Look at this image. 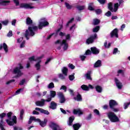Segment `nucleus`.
Segmentation results:
<instances>
[{"instance_id":"obj_6","label":"nucleus","mask_w":130,"mask_h":130,"mask_svg":"<svg viewBox=\"0 0 130 130\" xmlns=\"http://www.w3.org/2000/svg\"><path fill=\"white\" fill-rule=\"evenodd\" d=\"M23 69V66L22 64H18V66L15 67L13 69V73L15 75V78H19V77H21V76H23V72L21 71Z\"/></svg>"},{"instance_id":"obj_12","label":"nucleus","mask_w":130,"mask_h":130,"mask_svg":"<svg viewBox=\"0 0 130 130\" xmlns=\"http://www.w3.org/2000/svg\"><path fill=\"white\" fill-rule=\"evenodd\" d=\"M97 38V34H94V35L91 36L90 38L86 40V44H90L94 42V40Z\"/></svg>"},{"instance_id":"obj_28","label":"nucleus","mask_w":130,"mask_h":130,"mask_svg":"<svg viewBox=\"0 0 130 130\" xmlns=\"http://www.w3.org/2000/svg\"><path fill=\"white\" fill-rule=\"evenodd\" d=\"M56 106H57V105L56 104V103L54 102H52L50 103V106H49V108H50V109H56Z\"/></svg>"},{"instance_id":"obj_54","label":"nucleus","mask_w":130,"mask_h":130,"mask_svg":"<svg viewBox=\"0 0 130 130\" xmlns=\"http://www.w3.org/2000/svg\"><path fill=\"white\" fill-rule=\"evenodd\" d=\"M7 36L8 37H12V36H13V31H12V30H10L7 34Z\"/></svg>"},{"instance_id":"obj_38","label":"nucleus","mask_w":130,"mask_h":130,"mask_svg":"<svg viewBox=\"0 0 130 130\" xmlns=\"http://www.w3.org/2000/svg\"><path fill=\"white\" fill-rule=\"evenodd\" d=\"M85 6H78L77 7V9L78 11H83V10H85Z\"/></svg>"},{"instance_id":"obj_49","label":"nucleus","mask_w":130,"mask_h":130,"mask_svg":"<svg viewBox=\"0 0 130 130\" xmlns=\"http://www.w3.org/2000/svg\"><path fill=\"white\" fill-rule=\"evenodd\" d=\"M23 115H24V110H21L20 111V119H23Z\"/></svg>"},{"instance_id":"obj_41","label":"nucleus","mask_w":130,"mask_h":130,"mask_svg":"<svg viewBox=\"0 0 130 130\" xmlns=\"http://www.w3.org/2000/svg\"><path fill=\"white\" fill-rule=\"evenodd\" d=\"M77 26H76V24H73L70 28V30L71 31V32H74L76 29Z\"/></svg>"},{"instance_id":"obj_33","label":"nucleus","mask_w":130,"mask_h":130,"mask_svg":"<svg viewBox=\"0 0 130 130\" xmlns=\"http://www.w3.org/2000/svg\"><path fill=\"white\" fill-rule=\"evenodd\" d=\"M68 68H66V67H63L62 69H61V72L63 74V75H64L65 76H68Z\"/></svg>"},{"instance_id":"obj_15","label":"nucleus","mask_w":130,"mask_h":130,"mask_svg":"<svg viewBox=\"0 0 130 130\" xmlns=\"http://www.w3.org/2000/svg\"><path fill=\"white\" fill-rule=\"evenodd\" d=\"M45 102H46V100L42 99L41 101L36 102V104L37 106H40V107H42L45 105Z\"/></svg>"},{"instance_id":"obj_32","label":"nucleus","mask_w":130,"mask_h":130,"mask_svg":"<svg viewBox=\"0 0 130 130\" xmlns=\"http://www.w3.org/2000/svg\"><path fill=\"white\" fill-rule=\"evenodd\" d=\"M73 126L74 130H78L80 127H81V125L80 123H76L74 124Z\"/></svg>"},{"instance_id":"obj_52","label":"nucleus","mask_w":130,"mask_h":130,"mask_svg":"<svg viewBox=\"0 0 130 130\" xmlns=\"http://www.w3.org/2000/svg\"><path fill=\"white\" fill-rule=\"evenodd\" d=\"M73 21H74V18H72L67 24H66V27H69V25L70 24L73 22Z\"/></svg>"},{"instance_id":"obj_50","label":"nucleus","mask_w":130,"mask_h":130,"mask_svg":"<svg viewBox=\"0 0 130 130\" xmlns=\"http://www.w3.org/2000/svg\"><path fill=\"white\" fill-rule=\"evenodd\" d=\"M60 90H63L64 92H67V86L64 85H62L60 87Z\"/></svg>"},{"instance_id":"obj_3","label":"nucleus","mask_w":130,"mask_h":130,"mask_svg":"<svg viewBox=\"0 0 130 130\" xmlns=\"http://www.w3.org/2000/svg\"><path fill=\"white\" fill-rule=\"evenodd\" d=\"M38 27L37 26H31L28 27V29L25 31V37L28 40L30 36H34L35 33L37 32Z\"/></svg>"},{"instance_id":"obj_4","label":"nucleus","mask_w":130,"mask_h":130,"mask_svg":"<svg viewBox=\"0 0 130 130\" xmlns=\"http://www.w3.org/2000/svg\"><path fill=\"white\" fill-rule=\"evenodd\" d=\"M12 112H9L7 113V117L8 119H6V122L8 125H14L17 123V117L16 116H13L12 117Z\"/></svg>"},{"instance_id":"obj_13","label":"nucleus","mask_w":130,"mask_h":130,"mask_svg":"<svg viewBox=\"0 0 130 130\" xmlns=\"http://www.w3.org/2000/svg\"><path fill=\"white\" fill-rule=\"evenodd\" d=\"M57 95L59 99L60 103H64V102H66V98H64V96L63 95V93H62V92H58Z\"/></svg>"},{"instance_id":"obj_16","label":"nucleus","mask_w":130,"mask_h":130,"mask_svg":"<svg viewBox=\"0 0 130 130\" xmlns=\"http://www.w3.org/2000/svg\"><path fill=\"white\" fill-rule=\"evenodd\" d=\"M50 127L53 130H61V128L59 126L54 123H51L50 124Z\"/></svg>"},{"instance_id":"obj_8","label":"nucleus","mask_w":130,"mask_h":130,"mask_svg":"<svg viewBox=\"0 0 130 130\" xmlns=\"http://www.w3.org/2000/svg\"><path fill=\"white\" fill-rule=\"evenodd\" d=\"M107 116L111 122H119V118L116 116L115 113L109 112L107 113Z\"/></svg>"},{"instance_id":"obj_21","label":"nucleus","mask_w":130,"mask_h":130,"mask_svg":"<svg viewBox=\"0 0 130 130\" xmlns=\"http://www.w3.org/2000/svg\"><path fill=\"white\" fill-rule=\"evenodd\" d=\"M35 109L37 111H40L41 113H44V114H46L47 115H48L49 114V112H48V111L45 110L43 109H41L40 108H36Z\"/></svg>"},{"instance_id":"obj_24","label":"nucleus","mask_w":130,"mask_h":130,"mask_svg":"<svg viewBox=\"0 0 130 130\" xmlns=\"http://www.w3.org/2000/svg\"><path fill=\"white\" fill-rule=\"evenodd\" d=\"M33 120H34V121H35L36 122H37V121H40V119H36L35 117L31 116L28 121V124H31V123H32V121Z\"/></svg>"},{"instance_id":"obj_22","label":"nucleus","mask_w":130,"mask_h":130,"mask_svg":"<svg viewBox=\"0 0 130 130\" xmlns=\"http://www.w3.org/2000/svg\"><path fill=\"white\" fill-rule=\"evenodd\" d=\"M74 120H75V117L73 116H72L69 118V120L68 121V124L69 125V126H72L73 125V122H74Z\"/></svg>"},{"instance_id":"obj_36","label":"nucleus","mask_w":130,"mask_h":130,"mask_svg":"<svg viewBox=\"0 0 130 130\" xmlns=\"http://www.w3.org/2000/svg\"><path fill=\"white\" fill-rule=\"evenodd\" d=\"M86 77L87 80H92V78H91V72L88 71L87 73L86 74Z\"/></svg>"},{"instance_id":"obj_29","label":"nucleus","mask_w":130,"mask_h":130,"mask_svg":"<svg viewBox=\"0 0 130 130\" xmlns=\"http://www.w3.org/2000/svg\"><path fill=\"white\" fill-rule=\"evenodd\" d=\"M102 66V61L100 60H98L94 64V68H100Z\"/></svg>"},{"instance_id":"obj_5","label":"nucleus","mask_w":130,"mask_h":130,"mask_svg":"<svg viewBox=\"0 0 130 130\" xmlns=\"http://www.w3.org/2000/svg\"><path fill=\"white\" fill-rule=\"evenodd\" d=\"M14 3L15 4V6H16V7L19 6V8H18V9H26V10L29 9H34V7L31 6V4L27 3L20 4L19 0H14Z\"/></svg>"},{"instance_id":"obj_1","label":"nucleus","mask_w":130,"mask_h":130,"mask_svg":"<svg viewBox=\"0 0 130 130\" xmlns=\"http://www.w3.org/2000/svg\"><path fill=\"white\" fill-rule=\"evenodd\" d=\"M59 35L61 38L66 37V39L62 40H57L55 42V44L57 49L60 50V49L62 48L63 50H67L68 48H69V44L68 43V41H70L71 40V35H67L66 33L60 31L59 33Z\"/></svg>"},{"instance_id":"obj_18","label":"nucleus","mask_w":130,"mask_h":130,"mask_svg":"<svg viewBox=\"0 0 130 130\" xmlns=\"http://www.w3.org/2000/svg\"><path fill=\"white\" fill-rule=\"evenodd\" d=\"M4 49V51H5L6 53H8L9 51V48H8V45L6 43H3V44H1L0 45V50Z\"/></svg>"},{"instance_id":"obj_58","label":"nucleus","mask_w":130,"mask_h":130,"mask_svg":"<svg viewBox=\"0 0 130 130\" xmlns=\"http://www.w3.org/2000/svg\"><path fill=\"white\" fill-rule=\"evenodd\" d=\"M98 1L99 2V3H100V4H101V5H103L105 4V2H106V0H98Z\"/></svg>"},{"instance_id":"obj_48","label":"nucleus","mask_w":130,"mask_h":130,"mask_svg":"<svg viewBox=\"0 0 130 130\" xmlns=\"http://www.w3.org/2000/svg\"><path fill=\"white\" fill-rule=\"evenodd\" d=\"M111 45V44H110V43L108 44V45H107V42H106L104 43V46H105V48H109L110 47Z\"/></svg>"},{"instance_id":"obj_11","label":"nucleus","mask_w":130,"mask_h":130,"mask_svg":"<svg viewBox=\"0 0 130 130\" xmlns=\"http://www.w3.org/2000/svg\"><path fill=\"white\" fill-rule=\"evenodd\" d=\"M56 96V92L54 90L50 91V95L48 94L46 96V102H50L51 101L52 98H54Z\"/></svg>"},{"instance_id":"obj_23","label":"nucleus","mask_w":130,"mask_h":130,"mask_svg":"<svg viewBox=\"0 0 130 130\" xmlns=\"http://www.w3.org/2000/svg\"><path fill=\"white\" fill-rule=\"evenodd\" d=\"M37 122H39L40 125L42 127H44V126H46V124L47 123V119H44V121H41L40 119V121H37Z\"/></svg>"},{"instance_id":"obj_30","label":"nucleus","mask_w":130,"mask_h":130,"mask_svg":"<svg viewBox=\"0 0 130 130\" xmlns=\"http://www.w3.org/2000/svg\"><path fill=\"white\" fill-rule=\"evenodd\" d=\"M95 89L96 92H98V93H102V90H103L102 87L99 85H96L95 87Z\"/></svg>"},{"instance_id":"obj_2","label":"nucleus","mask_w":130,"mask_h":130,"mask_svg":"<svg viewBox=\"0 0 130 130\" xmlns=\"http://www.w3.org/2000/svg\"><path fill=\"white\" fill-rule=\"evenodd\" d=\"M44 57V55H42L41 56L38 57L36 59L34 56L29 57V61L27 62V63L26 64L27 69H29V68H30V63H31L32 61H38V62L36 64L35 68H36L37 71H39V70H40V62H41V58H43Z\"/></svg>"},{"instance_id":"obj_27","label":"nucleus","mask_w":130,"mask_h":130,"mask_svg":"<svg viewBox=\"0 0 130 130\" xmlns=\"http://www.w3.org/2000/svg\"><path fill=\"white\" fill-rule=\"evenodd\" d=\"M74 114H78V115H82L83 114V111L80 109H74L73 110Z\"/></svg>"},{"instance_id":"obj_26","label":"nucleus","mask_w":130,"mask_h":130,"mask_svg":"<svg viewBox=\"0 0 130 130\" xmlns=\"http://www.w3.org/2000/svg\"><path fill=\"white\" fill-rule=\"evenodd\" d=\"M60 30H61V28H58L56 31V33H53L51 35H50L47 38V39H50L51 38V37H52V36H54L55 37H56L57 36V33H58V32H59V31H60Z\"/></svg>"},{"instance_id":"obj_19","label":"nucleus","mask_w":130,"mask_h":130,"mask_svg":"<svg viewBox=\"0 0 130 130\" xmlns=\"http://www.w3.org/2000/svg\"><path fill=\"white\" fill-rule=\"evenodd\" d=\"M81 89H82V90H84V91H89V88H90V89H93V86H92V85L89 84L88 85V87L85 85L83 84L81 86Z\"/></svg>"},{"instance_id":"obj_63","label":"nucleus","mask_w":130,"mask_h":130,"mask_svg":"<svg viewBox=\"0 0 130 130\" xmlns=\"http://www.w3.org/2000/svg\"><path fill=\"white\" fill-rule=\"evenodd\" d=\"M92 118V114H89L86 117L87 120H90Z\"/></svg>"},{"instance_id":"obj_60","label":"nucleus","mask_w":130,"mask_h":130,"mask_svg":"<svg viewBox=\"0 0 130 130\" xmlns=\"http://www.w3.org/2000/svg\"><path fill=\"white\" fill-rule=\"evenodd\" d=\"M80 58L81 60L84 61V60H85V59L86 58V56H85V55H80Z\"/></svg>"},{"instance_id":"obj_17","label":"nucleus","mask_w":130,"mask_h":130,"mask_svg":"<svg viewBox=\"0 0 130 130\" xmlns=\"http://www.w3.org/2000/svg\"><path fill=\"white\" fill-rule=\"evenodd\" d=\"M111 37L112 38L114 36L116 38H118V29L115 28L111 33Z\"/></svg>"},{"instance_id":"obj_61","label":"nucleus","mask_w":130,"mask_h":130,"mask_svg":"<svg viewBox=\"0 0 130 130\" xmlns=\"http://www.w3.org/2000/svg\"><path fill=\"white\" fill-rule=\"evenodd\" d=\"M105 16L107 17H110V16H111V12L110 11H108L107 13H106Z\"/></svg>"},{"instance_id":"obj_37","label":"nucleus","mask_w":130,"mask_h":130,"mask_svg":"<svg viewBox=\"0 0 130 130\" xmlns=\"http://www.w3.org/2000/svg\"><path fill=\"white\" fill-rule=\"evenodd\" d=\"M32 23H33V21H32L31 18H29V17H27L26 18V24H27V25H30V24H32Z\"/></svg>"},{"instance_id":"obj_39","label":"nucleus","mask_w":130,"mask_h":130,"mask_svg":"<svg viewBox=\"0 0 130 130\" xmlns=\"http://www.w3.org/2000/svg\"><path fill=\"white\" fill-rule=\"evenodd\" d=\"M58 77L61 80H64L66 79V76L62 74H59L58 75Z\"/></svg>"},{"instance_id":"obj_44","label":"nucleus","mask_w":130,"mask_h":130,"mask_svg":"<svg viewBox=\"0 0 130 130\" xmlns=\"http://www.w3.org/2000/svg\"><path fill=\"white\" fill-rule=\"evenodd\" d=\"M22 91H24V88L19 89L18 90H16V91L15 92V95H19V94H20V93H21Z\"/></svg>"},{"instance_id":"obj_14","label":"nucleus","mask_w":130,"mask_h":130,"mask_svg":"<svg viewBox=\"0 0 130 130\" xmlns=\"http://www.w3.org/2000/svg\"><path fill=\"white\" fill-rule=\"evenodd\" d=\"M114 82L115 83L116 87L119 90L122 88V83H121L117 78H114Z\"/></svg>"},{"instance_id":"obj_31","label":"nucleus","mask_w":130,"mask_h":130,"mask_svg":"<svg viewBox=\"0 0 130 130\" xmlns=\"http://www.w3.org/2000/svg\"><path fill=\"white\" fill-rule=\"evenodd\" d=\"M117 76L118 77V76L120 75L122 76V77H124V71L123 70H118L117 71Z\"/></svg>"},{"instance_id":"obj_34","label":"nucleus","mask_w":130,"mask_h":130,"mask_svg":"<svg viewBox=\"0 0 130 130\" xmlns=\"http://www.w3.org/2000/svg\"><path fill=\"white\" fill-rule=\"evenodd\" d=\"M94 4L91 3L88 4V9L89 11H94Z\"/></svg>"},{"instance_id":"obj_53","label":"nucleus","mask_w":130,"mask_h":130,"mask_svg":"<svg viewBox=\"0 0 130 130\" xmlns=\"http://www.w3.org/2000/svg\"><path fill=\"white\" fill-rule=\"evenodd\" d=\"M26 41H23L21 43V44H20V48H23V47H25V43Z\"/></svg>"},{"instance_id":"obj_40","label":"nucleus","mask_w":130,"mask_h":130,"mask_svg":"<svg viewBox=\"0 0 130 130\" xmlns=\"http://www.w3.org/2000/svg\"><path fill=\"white\" fill-rule=\"evenodd\" d=\"M65 6H66L67 9H68V10H71V9H72V8H73V6L70 5L68 3H65Z\"/></svg>"},{"instance_id":"obj_55","label":"nucleus","mask_w":130,"mask_h":130,"mask_svg":"<svg viewBox=\"0 0 130 130\" xmlns=\"http://www.w3.org/2000/svg\"><path fill=\"white\" fill-rule=\"evenodd\" d=\"M25 82H26V80H25V79H22V80L20 81V83H19V85H20L21 86L24 85V84H25Z\"/></svg>"},{"instance_id":"obj_10","label":"nucleus","mask_w":130,"mask_h":130,"mask_svg":"<svg viewBox=\"0 0 130 130\" xmlns=\"http://www.w3.org/2000/svg\"><path fill=\"white\" fill-rule=\"evenodd\" d=\"M90 50H87L85 52V55H90V54H99L100 51L99 49H98L95 47H93L90 48Z\"/></svg>"},{"instance_id":"obj_42","label":"nucleus","mask_w":130,"mask_h":130,"mask_svg":"<svg viewBox=\"0 0 130 130\" xmlns=\"http://www.w3.org/2000/svg\"><path fill=\"white\" fill-rule=\"evenodd\" d=\"M48 89H53V88H54V83L53 82L50 83L48 85Z\"/></svg>"},{"instance_id":"obj_20","label":"nucleus","mask_w":130,"mask_h":130,"mask_svg":"<svg viewBox=\"0 0 130 130\" xmlns=\"http://www.w3.org/2000/svg\"><path fill=\"white\" fill-rule=\"evenodd\" d=\"M118 105L117 102L116 101L113 100H111L109 101V106L110 108H113L114 106H116Z\"/></svg>"},{"instance_id":"obj_62","label":"nucleus","mask_w":130,"mask_h":130,"mask_svg":"<svg viewBox=\"0 0 130 130\" xmlns=\"http://www.w3.org/2000/svg\"><path fill=\"white\" fill-rule=\"evenodd\" d=\"M118 52V49L117 48L114 49L113 51V54H116Z\"/></svg>"},{"instance_id":"obj_46","label":"nucleus","mask_w":130,"mask_h":130,"mask_svg":"<svg viewBox=\"0 0 130 130\" xmlns=\"http://www.w3.org/2000/svg\"><path fill=\"white\" fill-rule=\"evenodd\" d=\"M100 23V20L99 19H94L93 20V25H98Z\"/></svg>"},{"instance_id":"obj_57","label":"nucleus","mask_w":130,"mask_h":130,"mask_svg":"<svg viewBox=\"0 0 130 130\" xmlns=\"http://www.w3.org/2000/svg\"><path fill=\"white\" fill-rule=\"evenodd\" d=\"M114 111V112H118L119 111V109L117 108H114V107H113V108H111Z\"/></svg>"},{"instance_id":"obj_9","label":"nucleus","mask_w":130,"mask_h":130,"mask_svg":"<svg viewBox=\"0 0 130 130\" xmlns=\"http://www.w3.org/2000/svg\"><path fill=\"white\" fill-rule=\"evenodd\" d=\"M49 25V23L47 22L46 19L45 18H41L39 21V29H41L43 28V27H46Z\"/></svg>"},{"instance_id":"obj_47","label":"nucleus","mask_w":130,"mask_h":130,"mask_svg":"<svg viewBox=\"0 0 130 130\" xmlns=\"http://www.w3.org/2000/svg\"><path fill=\"white\" fill-rule=\"evenodd\" d=\"M69 80L70 81H74L75 80V74L69 76Z\"/></svg>"},{"instance_id":"obj_59","label":"nucleus","mask_w":130,"mask_h":130,"mask_svg":"<svg viewBox=\"0 0 130 130\" xmlns=\"http://www.w3.org/2000/svg\"><path fill=\"white\" fill-rule=\"evenodd\" d=\"M51 60V58H47L46 61L45 62V64H48V63L50 62Z\"/></svg>"},{"instance_id":"obj_7","label":"nucleus","mask_w":130,"mask_h":130,"mask_svg":"<svg viewBox=\"0 0 130 130\" xmlns=\"http://www.w3.org/2000/svg\"><path fill=\"white\" fill-rule=\"evenodd\" d=\"M119 2V4L118 3H116L114 5V8L113 7V5L112 3H110L108 4V9L109 10H110V11L111 12H117V10H118V7H119V6H120V5H121V4H122V3H123V1L122 0H118Z\"/></svg>"},{"instance_id":"obj_56","label":"nucleus","mask_w":130,"mask_h":130,"mask_svg":"<svg viewBox=\"0 0 130 130\" xmlns=\"http://www.w3.org/2000/svg\"><path fill=\"white\" fill-rule=\"evenodd\" d=\"M93 112H94V113L96 114V115H100V113H99V111L97 109H94L93 110Z\"/></svg>"},{"instance_id":"obj_51","label":"nucleus","mask_w":130,"mask_h":130,"mask_svg":"<svg viewBox=\"0 0 130 130\" xmlns=\"http://www.w3.org/2000/svg\"><path fill=\"white\" fill-rule=\"evenodd\" d=\"M95 11L97 15H100V14H101L102 13V11H101V9H97L95 10Z\"/></svg>"},{"instance_id":"obj_43","label":"nucleus","mask_w":130,"mask_h":130,"mask_svg":"<svg viewBox=\"0 0 130 130\" xmlns=\"http://www.w3.org/2000/svg\"><path fill=\"white\" fill-rule=\"evenodd\" d=\"M100 29V27L97 26L93 28L92 31L94 33H96V32H98L99 31Z\"/></svg>"},{"instance_id":"obj_35","label":"nucleus","mask_w":130,"mask_h":130,"mask_svg":"<svg viewBox=\"0 0 130 130\" xmlns=\"http://www.w3.org/2000/svg\"><path fill=\"white\" fill-rule=\"evenodd\" d=\"M74 99L77 101H82V96L78 93L77 96L74 98Z\"/></svg>"},{"instance_id":"obj_25","label":"nucleus","mask_w":130,"mask_h":130,"mask_svg":"<svg viewBox=\"0 0 130 130\" xmlns=\"http://www.w3.org/2000/svg\"><path fill=\"white\" fill-rule=\"evenodd\" d=\"M11 1L6 0H0V5L1 6H8L10 4Z\"/></svg>"},{"instance_id":"obj_64","label":"nucleus","mask_w":130,"mask_h":130,"mask_svg":"<svg viewBox=\"0 0 130 130\" xmlns=\"http://www.w3.org/2000/svg\"><path fill=\"white\" fill-rule=\"evenodd\" d=\"M60 110L61 111V112H62V113H63V114H67V111H66V110H64L62 108H60Z\"/></svg>"},{"instance_id":"obj_45","label":"nucleus","mask_w":130,"mask_h":130,"mask_svg":"<svg viewBox=\"0 0 130 130\" xmlns=\"http://www.w3.org/2000/svg\"><path fill=\"white\" fill-rule=\"evenodd\" d=\"M1 23L4 26H7V25L9 24V20H6L4 21H1Z\"/></svg>"}]
</instances>
